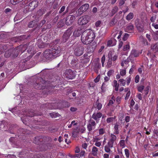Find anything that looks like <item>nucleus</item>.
<instances>
[{
	"label": "nucleus",
	"instance_id": "4be33fe9",
	"mask_svg": "<svg viewBox=\"0 0 158 158\" xmlns=\"http://www.w3.org/2000/svg\"><path fill=\"white\" fill-rule=\"evenodd\" d=\"M115 118L116 116H114V117L108 118L106 119V122L108 123H110L111 122H112Z\"/></svg>",
	"mask_w": 158,
	"mask_h": 158
},
{
	"label": "nucleus",
	"instance_id": "1a4fd4ad",
	"mask_svg": "<svg viewBox=\"0 0 158 158\" xmlns=\"http://www.w3.org/2000/svg\"><path fill=\"white\" fill-rule=\"evenodd\" d=\"M141 53V52H139L138 50L135 49H132L131 51L129 57L131 58H132L134 57H137L139 56V54Z\"/></svg>",
	"mask_w": 158,
	"mask_h": 158
},
{
	"label": "nucleus",
	"instance_id": "774afa93",
	"mask_svg": "<svg viewBox=\"0 0 158 158\" xmlns=\"http://www.w3.org/2000/svg\"><path fill=\"white\" fill-rule=\"evenodd\" d=\"M104 158H109V155L107 154H104L103 155Z\"/></svg>",
	"mask_w": 158,
	"mask_h": 158
},
{
	"label": "nucleus",
	"instance_id": "423d86ee",
	"mask_svg": "<svg viewBox=\"0 0 158 158\" xmlns=\"http://www.w3.org/2000/svg\"><path fill=\"white\" fill-rule=\"evenodd\" d=\"M72 33V31L70 29H68L65 32L63 36V41L65 42L69 39Z\"/></svg>",
	"mask_w": 158,
	"mask_h": 158
},
{
	"label": "nucleus",
	"instance_id": "72a5a7b5",
	"mask_svg": "<svg viewBox=\"0 0 158 158\" xmlns=\"http://www.w3.org/2000/svg\"><path fill=\"white\" fill-rule=\"evenodd\" d=\"M50 114L51 117L52 118H56L59 115L58 114L55 113H51Z\"/></svg>",
	"mask_w": 158,
	"mask_h": 158
},
{
	"label": "nucleus",
	"instance_id": "a18cd8bd",
	"mask_svg": "<svg viewBox=\"0 0 158 158\" xmlns=\"http://www.w3.org/2000/svg\"><path fill=\"white\" fill-rule=\"evenodd\" d=\"M126 79H127V85H129L130 82V81H131V77L130 76H129Z\"/></svg>",
	"mask_w": 158,
	"mask_h": 158
},
{
	"label": "nucleus",
	"instance_id": "69168bd1",
	"mask_svg": "<svg viewBox=\"0 0 158 158\" xmlns=\"http://www.w3.org/2000/svg\"><path fill=\"white\" fill-rule=\"evenodd\" d=\"M130 121V117L128 116H127L125 118V121L127 122H128Z\"/></svg>",
	"mask_w": 158,
	"mask_h": 158
},
{
	"label": "nucleus",
	"instance_id": "8fccbe9b",
	"mask_svg": "<svg viewBox=\"0 0 158 158\" xmlns=\"http://www.w3.org/2000/svg\"><path fill=\"white\" fill-rule=\"evenodd\" d=\"M85 153V152L84 151H81V152L80 153V157H83L84 156Z\"/></svg>",
	"mask_w": 158,
	"mask_h": 158
},
{
	"label": "nucleus",
	"instance_id": "6e6d98bb",
	"mask_svg": "<svg viewBox=\"0 0 158 158\" xmlns=\"http://www.w3.org/2000/svg\"><path fill=\"white\" fill-rule=\"evenodd\" d=\"M123 43L122 41H120L118 45V49H120L122 46Z\"/></svg>",
	"mask_w": 158,
	"mask_h": 158
},
{
	"label": "nucleus",
	"instance_id": "aec40b11",
	"mask_svg": "<svg viewBox=\"0 0 158 158\" xmlns=\"http://www.w3.org/2000/svg\"><path fill=\"white\" fill-rule=\"evenodd\" d=\"M134 17V14L132 13H129L126 17V19L127 20H130L132 19Z\"/></svg>",
	"mask_w": 158,
	"mask_h": 158
},
{
	"label": "nucleus",
	"instance_id": "bb28decb",
	"mask_svg": "<svg viewBox=\"0 0 158 158\" xmlns=\"http://www.w3.org/2000/svg\"><path fill=\"white\" fill-rule=\"evenodd\" d=\"M109 85V82H105L104 81V82L102 83V89H105L108 85Z\"/></svg>",
	"mask_w": 158,
	"mask_h": 158
},
{
	"label": "nucleus",
	"instance_id": "dca6fc26",
	"mask_svg": "<svg viewBox=\"0 0 158 158\" xmlns=\"http://www.w3.org/2000/svg\"><path fill=\"white\" fill-rule=\"evenodd\" d=\"M113 147V145H112V146H110L109 143H108L105 146L104 149L105 152L107 153H110V148H112Z\"/></svg>",
	"mask_w": 158,
	"mask_h": 158
},
{
	"label": "nucleus",
	"instance_id": "f03ea898",
	"mask_svg": "<svg viewBox=\"0 0 158 158\" xmlns=\"http://www.w3.org/2000/svg\"><path fill=\"white\" fill-rule=\"evenodd\" d=\"M95 36L93 31L87 30L83 33L81 36V40L84 44H88L93 41Z\"/></svg>",
	"mask_w": 158,
	"mask_h": 158
},
{
	"label": "nucleus",
	"instance_id": "7c9ffc66",
	"mask_svg": "<svg viewBox=\"0 0 158 158\" xmlns=\"http://www.w3.org/2000/svg\"><path fill=\"white\" fill-rule=\"evenodd\" d=\"M114 71L113 70H110L107 72V75L108 76L110 77L114 73Z\"/></svg>",
	"mask_w": 158,
	"mask_h": 158
},
{
	"label": "nucleus",
	"instance_id": "9d476101",
	"mask_svg": "<svg viewBox=\"0 0 158 158\" xmlns=\"http://www.w3.org/2000/svg\"><path fill=\"white\" fill-rule=\"evenodd\" d=\"M38 2L37 1H33L29 4L28 7L31 10H33L38 5Z\"/></svg>",
	"mask_w": 158,
	"mask_h": 158
},
{
	"label": "nucleus",
	"instance_id": "c85d7f7f",
	"mask_svg": "<svg viewBox=\"0 0 158 158\" xmlns=\"http://www.w3.org/2000/svg\"><path fill=\"white\" fill-rule=\"evenodd\" d=\"M102 138L97 137V136H94L93 137L94 142H95L96 141H98L100 140Z\"/></svg>",
	"mask_w": 158,
	"mask_h": 158
},
{
	"label": "nucleus",
	"instance_id": "052dcab7",
	"mask_svg": "<svg viewBox=\"0 0 158 158\" xmlns=\"http://www.w3.org/2000/svg\"><path fill=\"white\" fill-rule=\"evenodd\" d=\"M104 46H102L100 49L98 50V52L99 53L101 52L103 50V49L104 48Z\"/></svg>",
	"mask_w": 158,
	"mask_h": 158
},
{
	"label": "nucleus",
	"instance_id": "c756f323",
	"mask_svg": "<svg viewBox=\"0 0 158 158\" xmlns=\"http://www.w3.org/2000/svg\"><path fill=\"white\" fill-rule=\"evenodd\" d=\"M118 8L117 6H115L111 12L113 15L118 10Z\"/></svg>",
	"mask_w": 158,
	"mask_h": 158
},
{
	"label": "nucleus",
	"instance_id": "412c9836",
	"mask_svg": "<svg viewBox=\"0 0 158 158\" xmlns=\"http://www.w3.org/2000/svg\"><path fill=\"white\" fill-rule=\"evenodd\" d=\"M130 49V46L129 44L124 45L123 48V50L124 51H128Z\"/></svg>",
	"mask_w": 158,
	"mask_h": 158
},
{
	"label": "nucleus",
	"instance_id": "338daca9",
	"mask_svg": "<svg viewBox=\"0 0 158 158\" xmlns=\"http://www.w3.org/2000/svg\"><path fill=\"white\" fill-rule=\"evenodd\" d=\"M112 64V62L111 60H109L107 63V65L109 67H110L111 66Z\"/></svg>",
	"mask_w": 158,
	"mask_h": 158
},
{
	"label": "nucleus",
	"instance_id": "37998d69",
	"mask_svg": "<svg viewBox=\"0 0 158 158\" xmlns=\"http://www.w3.org/2000/svg\"><path fill=\"white\" fill-rule=\"evenodd\" d=\"M139 77L138 75H136L135 78V81L136 83H137L139 82Z\"/></svg>",
	"mask_w": 158,
	"mask_h": 158
},
{
	"label": "nucleus",
	"instance_id": "473e14b6",
	"mask_svg": "<svg viewBox=\"0 0 158 158\" xmlns=\"http://www.w3.org/2000/svg\"><path fill=\"white\" fill-rule=\"evenodd\" d=\"M23 0H10L11 3L12 4H15Z\"/></svg>",
	"mask_w": 158,
	"mask_h": 158
},
{
	"label": "nucleus",
	"instance_id": "7ed1b4c3",
	"mask_svg": "<svg viewBox=\"0 0 158 158\" xmlns=\"http://www.w3.org/2000/svg\"><path fill=\"white\" fill-rule=\"evenodd\" d=\"M89 17L88 15L83 16L79 19L78 23L81 25H85L89 22Z\"/></svg>",
	"mask_w": 158,
	"mask_h": 158
},
{
	"label": "nucleus",
	"instance_id": "864d4df0",
	"mask_svg": "<svg viewBox=\"0 0 158 158\" xmlns=\"http://www.w3.org/2000/svg\"><path fill=\"white\" fill-rule=\"evenodd\" d=\"M80 152V149L79 147H76L75 150V152L76 153H78Z\"/></svg>",
	"mask_w": 158,
	"mask_h": 158
},
{
	"label": "nucleus",
	"instance_id": "13d9d810",
	"mask_svg": "<svg viewBox=\"0 0 158 158\" xmlns=\"http://www.w3.org/2000/svg\"><path fill=\"white\" fill-rule=\"evenodd\" d=\"M104 81L108 82L110 80V77L106 76L104 78Z\"/></svg>",
	"mask_w": 158,
	"mask_h": 158
},
{
	"label": "nucleus",
	"instance_id": "6ab92c4d",
	"mask_svg": "<svg viewBox=\"0 0 158 158\" xmlns=\"http://www.w3.org/2000/svg\"><path fill=\"white\" fill-rule=\"evenodd\" d=\"M113 85L114 88V89L116 91H118L119 85L117 81L116 80H114L113 81Z\"/></svg>",
	"mask_w": 158,
	"mask_h": 158
},
{
	"label": "nucleus",
	"instance_id": "20e7f679",
	"mask_svg": "<svg viewBox=\"0 0 158 158\" xmlns=\"http://www.w3.org/2000/svg\"><path fill=\"white\" fill-rule=\"evenodd\" d=\"M83 48L80 45H75L74 48V52L75 55L80 56L83 53Z\"/></svg>",
	"mask_w": 158,
	"mask_h": 158
},
{
	"label": "nucleus",
	"instance_id": "5701e85b",
	"mask_svg": "<svg viewBox=\"0 0 158 158\" xmlns=\"http://www.w3.org/2000/svg\"><path fill=\"white\" fill-rule=\"evenodd\" d=\"M119 126L118 124H116L114 127V134H118L119 133L118 130Z\"/></svg>",
	"mask_w": 158,
	"mask_h": 158
},
{
	"label": "nucleus",
	"instance_id": "f257e3e1",
	"mask_svg": "<svg viewBox=\"0 0 158 158\" xmlns=\"http://www.w3.org/2000/svg\"><path fill=\"white\" fill-rule=\"evenodd\" d=\"M62 48L60 47H56L50 49L45 50L43 54L46 58L50 59L59 56L62 52Z\"/></svg>",
	"mask_w": 158,
	"mask_h": 158
},
{
	"label": "nucleus",
	"instance_id": "4c0bfd02",
	"mask_svg": "<svg viewBox=\"0 0 158 158\" xmlns=\"http://www.w3.org/2000/svg\"><path fill=\"white\" fill-rule=\"evenodd\" d=\"M106 60L105 57L104 55L101 58V62L102 64V66H104V64Z\"/></svg>",
	"mask_w": 158,
	"mask_h": 158
},
{
	"label": "nucleus",
	"instance_id": "393cba45",
	"mask_svg": "<svg viewBox=\"0 0 158 158\" xmlns=\"http://www.w3.org/2000/svg\"><path fill=\"white\" fill-rule=\"evenodd\" d=\"M119 144L122 148H123L125 147V140H121L119 142Z\"/></svg>",
	"mask_w": 158,
	"mask_h": 158
},
{
	"label": "nucleus",
	"instance_id": "9b49d317",
	"mask_svg": "<svg viewBox=\"0 0 158 158\" xmlns=\"http://www.w3.org/2000/svg\"><path fill=\"white\" fill-rule=\"evenodd\" d=\"M96 123L94 121L90 120L87 126V128L88 130L89 131H90L92 130L95 128Z\"/></svg>",
	"mask_w": 158,
	"mask_h": 158
},
{
	"label": "nucleus",
	"instance_id": "49530a36",
	"mask_svg": "<svg viewBox=\"0 0 158 158\" xmlns=\"http://www.w3.org/2000/svg\"><path fill=\"white\" fill-rule=\"evenodd\" d=\"M5 56L6 57H9L10 55V54L9 53V51H6L5 53Z\"/></svg>",
	"mask_w": 158,
	"mask_h": 158
},
{
	"label": "nucleus",
	"instance_id": "4d7b16f0",
	"mask_svg": "<svg viewBox=\"0 0 158 158\" xmlns=\"http://www.w3.org/2000/svg\"><path fill=\"white\" fill-rule=\"evenodd\" d=\"M100 78V76H98L97 78L94 80V81L95 82H98L99 81Z\"/></svg>",
	"mask_w": 158,
	"mask_h": 158
},
{
	"label": "nucleus",
	"instance_id": "bf43d9fd",
	"mask_svg": "<svg viewBox=\"0 0 158 158\" xmlns=\"http://www.w3.org/2000/svg\"><path fill=\"white\" fill-rule=\"evenodd\" d=\"M114 101H113V100H110L109 101V102L108 104L107 105L108 106H109L112 105V104H113L114 103Z\"/></svg>",
	"mask_w": 158,
	"mask_h": 158
},
{
	"label": "nucleus",
	"instance_id": "39448f33",
	"mask_svg": "<svg viewBox=\"0 0 158 158\" xmlns=\"http://www.w3.org/2000/svg\"><path fill=\"white\" fill-rule=\"evenodd\" d=\"M64 74L65 77L69 79H72L75 76V73L70 69L66 70Z\"/></svg>",
	"mask_w": 158,
	"mask_h": 158
},
{
	"label": "nucleus",
	"instance_id": "f704fd0d",
	"mask_svg": "<svg viewBox=\"0 0 158 158\" xmlns=\"http://www.w3.org/2000/svg\"><path fill=\"white\" fill-rule=\"evenodd\" d=\"M129 36V35L127 33H125L123 35V40L124 41L126 40L128 37Z\"/></svg>",
	"mask_w": 158,
	"mask_h": 158
},
{
	"label": "nucleus",
	"instance_id": "0e129e2a",
	"mask_svg": "<svg viewBox=\"0 0 158 158\" xmlns=\"http://www.w3.org/2000/svg\"><path fill=\"white\" fill-rule=\"evenodd\" d=\"M117 58H118V56L115 55L114 56H113V57L112 58V60H113L115 61L117 59Z\"/></svg>",
	"mask_w": 158,
	"mask_h": 158
},
{
	"label": "nucleus",
	"instance_id": "2eb2a0df",
	"mask_svg": "<svg viewBox=\"0 0 158 158\" xmlns=\"http://www.w3.org/2000/svg\"><path fill=\"white\" fill-rule=\"evenodd\" d=\"M102 116V114L100 112L94 113L92 115V118L95 120L100 118Z\"/></svg>",
	"mask_w": 158,
	"mask_h": 158
},
{
	"label": "nucleus",
	"instance_id": "58836bf2",
	"mask_svg": "<svg viewBox=\"0 0 158 158\" xmlns=\"http://www.w3.org/2000/svg\"><path fill=\"white\" fill-rule=\"evenodd\" d=\"M105 132V131L103 128H101L99 130V133L100 135H103Z\"/></svg>",
	"mask_w": 158,
	"mask_h": 158
},
{
	"label": "nucleus",
	"instance_id": "a878e982",
	"mask_svg": "<svg viewBox=\"0 0 158 158\" xmlns=\"http://www.w3.org/2000/svg\"><path fill=\"white\" fill-rule=\"evenodd\" d=\"M126 69L124 68L123 69L120 70V74L121 76H123L125 75L126 74Z\"/></svg>",
	"mask_w": 158,
	"mask_h": 158
},
{
	"label": "nucleus",
	"instance_id": "a19ab883",
	"mask_svg": "<svg viewBox=\"0 0 158 158\" xmlns=\"http://www.w3.org/2000/svg\"><path fill=\"white\" fill-rule=\"evenodd\" d=\"M101 142L96 141L95 142V145L98 147H100L101 145Z\"/></svg>",
	"mask_w": 158,
	"mask_h": 158
},
{
	"label": "nucleus",
	"instance_id": "09e8293b",
	"mask_svg": "<svg viewBox=\"0 0 158 158\" xmlns=\"http://www.w3.org/2000/svg\"><path fill=\"white\" fill-rule=\"evenodd\" d=\"M156 19V16L155 15L154 16H153L152 17H151L150 20L152 22H155Z\"/></svg>",
	"mask_w": 158,
	"mask_h": 158
},
{
	"label": "nucleus",
	"instance_id": "f3484780",
	"mask_svg": "<svg viewBox=\"0 0 158 158\" xmlns=\"http://www.w3.org/2000/svg\"><path fill=\"white\" fill-rule=\"evenodd\" d=\"M98 149L95 146L93 147L92 150V154L93 156H97L98 155Z\"/></svg>",
	"mask_w": 158,
	"mask_h": 158
},
{
	"label": "nucleus",
	"instance_id": "de8ad7c7",
	"mask_svg": "<svg viewBox=\"0 0 158 158\" xmlns=\"http://www.w3.org/2000/svg\"><path fill=\"white\" fill-rule=\"evenodd\" d=\"M101 23V21H98L96 22L95 26L97 27H100Z\"/></svg>",
	"mask_w": 158,
	"mask_h": 158
},
{
	"label": "nucleus",
	"instance_id": "6e6552de",
	"mask_svg": "<svg viewBox=\"0 0 158 158\" xmlns=\"http://www.w3.org/2000/svg\"><path fill=\"white\" fill-rule=\"evenodd\" d=\"M89 5L88 4H85L81 6L78 10L79 15L81 14L83 12L86 11L89 8Z\"/></svg>",
	"mask_w": 158,
	"mask_h": 158
},
{
	"label": "nucleus",
	"instance_id": "e2e57ef3",
	"mask_svg": "<svg viewBox=\"0 0 158 158\" xmlns=\"http://www.w3.org/2000/svg\"><path fill=\"white\" fill-rule=\"evenodd\" d=\"M121 100V98L120 97H118L116 98V102L118 103L119 104L120 103Z\"/></svg>",
	"mask_w": 158,
	"mask_h": 158
},
{
	"label": "nucleus",
	"instance_id": "3c124183",
	"mask_svg": "<svg viewBox=\"0 0 158 158\" xmlns=\"http://www.w3.org/2000/svg\"><path fill=\"white\" fill-rule=\"evenodd\" d=\"M65 6H63L60 9V10L59 12V13H61L63 11H64L65 9Z\"/></svg>",
	"mask_w": 158,
	"mask_h": 158
},
{
	"label": "nucleus",
	"instance_id": "4468645a",
	"mask_svg": "<svg viewBox=\"0 0 158 158\" xmlns=\"http://www.w3.org/2000/svg\"><path fill=\"white\" fill-rule=\"evenodd\" d=\"M81 28L80 27H78L76 29L73 33V35L75 37L79 36L81 33Z\"/></svg>",
	"mask_w": 158,
	"mask_h": 158
},
{
	"label": "nucleus",
	"instance_id": "c9c22d12",
	"mask_svg": "<svg viewBox=\"0 0 158 158\" xmlns=\"http://www.w3.org/2000/svg\"><path fill=\"white\" fill-rule=\"evenodd\" d=\"M144 87L143 85H140L138 87V90L139 92H142L143 89H144Z\"/></svg>",
	"mask_w": 158,
	"mask_h": 158
},
{
	"label": "nucleus",
	"instance_id": "c03bdc74",
	"mask_svg": "<svg viewBox=\"0 0 158 158\" xmlns=\"http://www.w3.org/2000/svg\"><path fill=\"white\" fill-rule=\"evenodd\" d=\"M107 45L110 46H112L114 45L112 44V40H109L108 41Z\"/></svg>",
	"mask_w": 158,
	"mask_h": 158
},
{
	"label": "nucleus",
	"instance_id": "0eeeda50",
	"mask_svg": "<svg viewBox=\"0 0 158 158\" xmlns=\"http://www.w3.org/2000/svg\"><path fill=\"white\" fill-rule=\"evenodd\" d=\"M75 19V17L73 15H69L66 20V24L67 25H70L74 22Z\"/></svg>",
	"mask_w": 158,
	"mask_h": 158
},
{
	"label": "nucleus",
	"instance_id": "cd10ccee",
	"mask_svg": "<svg viewBox=\"0 0 158 158\" xmlns=\"http://www.w3.org/2000/svg\"><path fill=\"white\" fill-rule=\"evenodd\" d=\"M136 27L138 30L140 32H142L143 31L144 28L142 25H137Z\"/></svg>",
	"mask_w": 158,
	"mask_h": 158
},
{
	"label": "nucleus",
	"instance_id": "f8f14e48",
	"mask_svg": "<svg viewBox=\"0 0 158 158\" xmlns=\"http://www.w3.org/2000/svg\"><path fill=\"white\" fill-rule=\"evenodd\" d=\"M117 137L116 136L113 134H111L110 136L109 141L108 143H109L110 146L113 145L114 142L116 140Z\"/></svg>",
	"mask_w": 158,
	"mask_h": 158
},
{
	"label": "nucleus",
	"instance_id": "603ef678",
	"mask_svg": "<svg viewBox=\"0 0 158 158\" xmlns=\"http://www.w3.org/2000/svg\"><path fill=\"white\" fill-rule=\"evenodd\" d=\"M152 26L156 29H158V24H156L155 23H153L152 24Z\"/></svg>",
	"mask_w": 158,
	"mask_h": 158
},
{
	"label": "nucleus",
	"instance_id": "5fc2aeb1",
	"mask_svg": "<svg viewBox=\"0 0 158 158\" xmlns=\"http://www.w3.org/2000/svg\"><path fill=\"white\" fill-rule=\"evenodd\" d=\"M87 146L88 145L86 143H84L82 145V148L85 149H86L87 148Z\"/></svg>",
	"mask_w": 158,
	"mask_h": 158
},
{
	"label": "nucleus",
	"instance_id": "b1692460",
	"mask_svg": "<svg viewBox=\"0 0 158 158\" xmlns=\"http://www.w3.org/2000/svg\"><path fill=\"white\" fill-rule=\"evenodd\" d=\"M38 46L40 48H43L45 47L44 44L41 42V40H38Z\"/></svg>",
	"mask_w": 158,
	"mask_h": 158
},
{
	"label": "nucleus",
	"instance_id": "680f3d73",
	"mask_svg": "<svg viewBox=\"0 0 158 158\" xmlns=\"http://www.w3.org/2000/svg\"><path fill=\"white\" fill-rule=\"evenodd\" d=\"M137 97L140 100L142 99V95L140 94H138L137 95Z\"/></svg>",
	"mask_w": 158,
	"mask_h": 158
},
{
	"label": "nucleus",
	"instance_id": "ea45409f",
	"mask_svg": "<svg viewBox=\"0 0 158 158\" xmlns=\"http://www.w3.org/2000/svg\"><path fill=\"white\" fill-rule=\"evenodd\" d=\"M96 105L97 109L99 110H100L102 107V104L101 103H98L96 104Z\"/></svg>",
	"mask_w": 158,
	"mask_h": 158
},
{
	"label": "nucleus",
	"instance_id": "ddd939ff",
	"mask_svg": "<svg viewBox=\"0 0 158 158\" xmlns=\"http://www.w3.org/2000/svg\"><path fill=\"white\" fill-rule=\"evenodd\" d=\"M134 29V27L132 24H130L128 25L125 28V31L128 32H132Z\"/></svg>",
	"mask_w": 158,
	"mask_h": 158
},
{
	"label": "nucleus",
	"instance_id": "2f4dec72",
	"mask_svg": "<svg viewBox=\"0 0 158 158\" xmlns=\"http://www.w3.org/2000/svg\"><path fill=\"white\" fill-rule=\"evenodd\" d=\"M125 155L127 158H129V150L127 149H125L124 150Z\"/></svg>",
	"mask_w": 158,
	"mask_h": 158
},
{
	"label": "nucleus",
	"instance_id": "a211bd4d",
	"mask_svg": "<svg viewBox=\"0 0 158 158\" xmlns=\"http://www.w3.org/2000/svg\"><path fill=\"white\" fill-rule=\"evenodd\" d=\"M129 61L127 60H124L121 63V65L124 68L126 69L128 66Z\"/></svg>",
	"mask_w": 158,
	"mask_h": 158
},
{
	"label": "nucleus",
	"instance_id": "79ce46f5",
	"mask_svg": "<svg viewBox=\"0 0 158 158\" xmlns=\"http://www.w3.org/2000/svg\"><path fill=\"white\" fill-rule=\"evenodd\" d=\"M130 95V91H129L127 92V93L126 94V96L125 97V99L126 100L127 99L129 98Z\"/></svg>",
	"mask_w": 158,
	"mask_h": 158
},
{
	"label": "nucleus",
	"instance_id": "e433bc0d",
	"mask_svg": "<svg viewBox=\"0 0 158 158\" xmlns=\"http://www.w3.org/2000/svg\"><path fill=\"white\" fill-rule=\"evenodd\" d=\"M119 82L122 84L123 86H125V81L123 79H121L119 80Z\"/></svg>",
	"mask_w": 158,
	"mask_h": 158
}]
</instances>
